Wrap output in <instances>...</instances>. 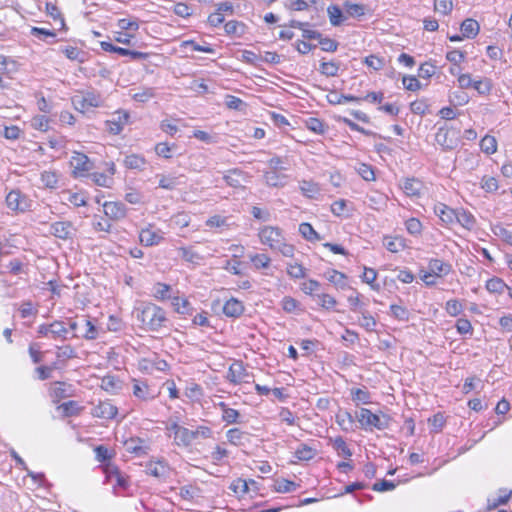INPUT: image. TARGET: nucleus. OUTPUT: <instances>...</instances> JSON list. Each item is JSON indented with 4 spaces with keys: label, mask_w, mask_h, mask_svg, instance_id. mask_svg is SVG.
<instances>
[{
    "label": "nucleus",
    "mask_w": 512,
    "mask_h": 512,
    "mask_svg": "<svg viewBox=\"0 0 512 512\" xmlns=\"http://www.w3.org/2000/svg\"><path fill=\"white\" fill-rule=\"evenodd\" d=\"M299 189L305 197L310 199H317L321 191L320 186L317 183L307 180L299 182Z\"/></svg>",
    "instance_id": "obj_18"
},
{
    "label": "nucleus",
    "mask_w": 512,
    "mask_h": 512,
    "mask_svg": "<svg viewBox=\"0 0 512 512\" xmlns=\"http://www.w3.org/2000/svg\"><path fill=\"white\" fill-rule=\"evenodd\" d=\"M100 46L106 52L117 53L121 56H130L132 59L135 60H145L148 57L147 53L140 51H132L126 48L118 47L106 41L101 42Z\"/></svg>",
    "instance_id": "obj_9"
},
{
    "label": "nucleus",
    "mask_w": 512,
    "mask_h": 512,
    "mask_svg": "<svg viewBox=\"0 0 512 512\" xmlns=\"http://www.w3.org/2000/svg\"><path fill=\"white\" fill-rule=\"evenodd\" d=\"M428 269L436 277H443L450 273L452 267L449 263L440 259H431L428 263Z\"/></svg>",
    "instance_id": "obj_16"
},
{
    "label": "nucleus",
    "mask_w": 512,
    "mask_h": 512,
    "mask_svg": "<svg viewBox=\"0 0 512 512\" xmlns=\"http://www.w3.org/2000/svg\"><path fill=\"white\" fill-rule=\"evenodd\" d=\"M68 329L64 322L54 321L50 323V338L65 340L67 338Z\"/></svg>",
    "instance_id": "obj_33"
},
{
    "label": "nucleus",
    "mask_w": 512,
    "mask_h": 512,
    "mask_svg": "<svg viewBox=\"0 0 512 512\" xmlns=\"http://www.w3.org/2000/svg\"><path fill=\"white\" fill-rule=\"evenodd\" d=\"M245 433L238 428L229 429L226 433L227 440L233 445H240Z\"/></svg>",
    "instance_id": "obj_56"
},
{
    "label": "nucleus",
    "mask_w": 512,
    "mask_h": 512,
    "mask_svg": "<svg viewBox=\"0 0 512 512\" xmlns=\"http://www.w3.org/2000/svg\"><path fill=\"white\" fill-rule=\"evenodd\" d=\"M89 177L96 185L101 187H110L113 182V178L104 173H90Z\"/></svg>",
    "instance_id": "obj_50"
},
{
    "label": "nucleus",
    "mask_w": 512,
    "mask_h": 512,
    "mask_svg": "<svg viewBox=\"0 0 512 512\" xmlns=\"http://www.w3.org/2000/svg\"><path fill=\"white\" fill-rule=\"evenodd\" d=\"M163 238V232L160 229H154L152 225L142 229L139 233L141 244L147 247L158 245Z\"/></svg>",
    "instance_id": "obj_8"
},
{
    "label": "nucleus",
    "mask_w": 512,
    "mask_h": 512,
    "mask_svg": "<svg viewBox=\"0 0 512 512\" xmlns=\"http://www.w3.org/2000/svg\"><path fill=\"white\" fill-rule=\"evenodd\" d=\"M265 183L271 187H283L286 176L279 174L276 170L267 171L264 174Z\"/></svg>",
    "instance_id": "obj_29"
},
{
    "label": "nucleus",
    "mask_w": 512,
    "mask_h": 512,
    "mask_svg": "<svg viewBox=\"0 0 512 512\" xmlns=\"http://www.w3.org/2000/svg\"><path fill=\"white\" fill-rule=\"evenodd\" d=\"M358 324L366 331H374L376 327V320L370 314L363 312L358 319Z\"/></svg>",
    "instance_id": "obj_52"
},
{
    "label": "nucleus",
    "mask_w": 512,
    "mask_h": 512,
    "mask_svg": "<svg viewBox=\"0 0 512 512\" xmlns=\"http://www.w3.org/2000/svg\"><path fill=\"white\" fill-rule=\"evenodd\" d=\"M445 310L450 316L455 317L462 312L463 306L460 301L456 299H451L446 302Z\"/></svg>",
    "instance_id": "obj_57"
},
{
    "label": "nucleus",
    "mask_w": 512,
    "mask_h": 512,
    "mask_svg": "<svg viewBox=\"0 0 512 512\" xmlns=\"http://www.w3.org/2000/svg\"><path fill=\"white\" fill-rule=\"evenodd\" d=\"M118 409L109 401H100L92 409V415L102 419H113L117 415Z\"/></svg>",
    "instance_id": "obj_12"
},
{
    "label": "nucleus",
    "mask_w": 512,
    "mask_h": 512,
    "mask_svg": "<svg viewBox=\"0 0 512 512\" xmlns=\"http://www.w3.org/2000/svg\"><path fill=\"white\" fill-rule=\"evenodd\" d=\"M329 21L332 26H339L345 20L342 10L338 5H330L327 8Z\"/></svg>",
    "instance_id": "obj_35"
},
{
    "label": "nucleus",
    "mask_w": 512,
    "mask_h": 512,
    "mask_svg": "<svg viewBox=\"0 0 512 512\" xmlns=\"http://www.w3.org/2000/svg\"><path fill=\"white\" fill-rule=\"evenodd\" d=\"M69 163L75 178L88 177L91 170L94 168L93 161L81 152H74Z\"/></svg>",
    "instance_id": "obj_4"
},
{
    "label": "nucleus",
    "mask_w": 512,
    "mask_h": 512,
    "mask_svg": "<svg viewBox=\"0 0 512 512\" xmlns=\"http://www.w3.org/2000/svg\"><path fill=\"white\" fill-rule=\"evenodd\" d=\"M146 471L156 478H163L168 473V465L164 461L149 462L146 465Z\"/></svg>",
    "instance_id": "obj_22"
},
{
    "label": "nucleus",
    "mask_w": 512,
    "mask_h": 512,
    "mask_svg": "<svg viewBox=\"0 0 512 512\" xmlns=\"http://www.w3.org/2000/svg\"><path fill=\"white\" fill-rule=\"evenodd\" d=\"M240 413L233 408L224 409L222 413V420L227 424H235L239 422Z\"/></svg>",
    "instance_id": "obj_63"
},
{
    "label": "nucleus",
    "mask_w": 512,
    "mask_h": 512,
    "mask_svg": "<svg viewBox=\"0 0 512 512\" xmlns=\"http://www.w3.org/2000/svg\"><path fill=\"white\" fill-rule=\"evenodd\" d=\"M225 105L227 106V108L229 109H232V110H237V111H242L246 108V103L234 96V95H226L225 96Z\"/></svg>",
    "instance_id": "obj_45"
},
{
    "label": "nucleus",
    "mask_w": 512,
    "mask_h": 512,
    "mask_svg": "<svg viewBox=\"0 0 512 512\" xmlns=\"http://www.w3.org/2000/svg\"><path fill=\"white\" fill-rule=\"evenodd\" d=\"M100 387L109 393H115L121 389V382L115 376L107 375L102 378Z\"/></svg>",
    "instance_id": "obj_34"
},
{
    "label": "nucleus",
    "mask_w": 512,
    "mask_h": 512,
    "mask_svg": "<svg viewBox=\"0 0 512 512\" xmlns=\"http://www.w3.org/2000/svg\"><path fill=\"white\" fill-rule=\"evenodd\" d=\"M245 368L241 362L233 363L228 370L227 379L234 383H240L244 380Z\"/></svg>",
    "instance_id": "obj_23"
},
{
    "label": "nucleus",
    "mask_w": 512,
    "mask_h": 512,
    "mask_svg": "<svg viewBox=\"0 0 512 512\" xmlns=\"http://www.w3.org/2000/svg\"><path fill=\"white\" fill-rule=\"evenodd\" d=\"M314 456L315 451L305 444H301L295 451V457L298 460L308 461L311 460Z\"/></svg>",
    "instance_id": "obj_46"
},
{
    "label": "nucleus",
    "mask_w": 512,
    "mask_h": 512,
    "mask_svg": "<svg viewBox=\"0 0 512 512\" xmlns=\"http://www.w3.org/2000/svg\"><path fill=\"white\" fill-rule=\"evenodd\" d=\"M405 227L408 233L414 236H418L422 232V223L420 222V220L414 217L406 220Z\"/></svg>",
    "instance_id": "obj_51"
},
{
    "label": "nucleus",
    "mask_w": 512,
    "mask_h": 512,
    "mask_svg": "<svg viewBox=\"0 0 512 512\" xmlns=\"http://www.w3.org/2000/svg\"><path fill=\"white\" fill-rule=\"evenodd\" d=\"M456 216H457V218L455 220V223H458L463 228H465L467 230H472L475 227L476 219L467 210H465L463 208L457 209Z\"/></svg>",
    "instance_id": "obj_19"
},
{
    "label": "nucleus",
    "mask_w": 512,
    "mask_h": 512,
    "mask_svg": "<svg viewBox=\"0 0 512 512\" xmlns=\"http://www.w3.org/2000/svg\"><path fill=\"white\" fill-rule=\"evenodd\" d=\"M6 204L7 207L18 213H23L30 210L32 206V201L29 197L23 194L19 190H12L6 196Z\"/></svg>",
    "instance_id": "obj_6"
},
{
    "label": "nucleus",
    "mask_w": 512,
    "mask_h": 512,
    "mask_svg": "<svg viewBox=\"0 0 512 512\" xmlns=\"http://www.w3.org/2000/svg\"><path fill=\"white\" fill-rule=\"evenodd\" d=\"M327 279L335 284L336 286H339L341 288H343L345 286V279H346V276L337 271V270H331V271H328L327 272Z\"/></svg>",
    "instance_id": "obj_61"
},
{
    "label": "nucleus",
    "mask_w": 512,
    "mask_h": 512,
    "mask_svg": "<svg viewBox=\"0 0 512 512\" xmlns=\"http://www.w3.org/2000/svg\"><path fill=\"white\" fill-rule=\"evenodd\" d=\"M315 299L317 301V303L325 308V309H331L333 308L335 305H336V300L334 297H332L331 295L329 294H325V293H322V294H316L315 296Z\"/></svg>",
    "instance_id": "obj_53"
},
{
    "label": "nucleus",
    "mask_w": 512,
    "mask_h": 512,
    "mask_svg": "<svg viewBox=\"0 0 512 512\" xmlns=\"http://www.w3.org/2000/svg\"><path fill=\"white\" fill-rule=\"evenodd\" d=\"M178 251L186 262H189L193 265H200L203 261V256H201L197 251L190 247H180Z\"/></svg>",
    "instance_id": "obj_26"
},
{
    "label": "nucleus",
    "mask_w": 512,
    "mask_h": 512,
    "mask_svg": "<svg viewBox=\"0 0 512 512\" xmlns=\"http://www.w3.org/2000/svg\"><path fill=\"white\" fill-rule=\"evenodd\" d=\"M472 87L481 95H487L490 93L492 85L491 81L487 78L474 80Z\"/></svg>",
    "instance_id": "obj_49"
},
{
    "label": "nucleus",
    "mask_w": 512,
    "mask_h": 512,
    "mask_svg": "<svg viewBox=\"0 0 512 512\" xmlns=\"http://www.w3.org/2000/svg\"><path fill=\"white\" fill-rule=\"evenodd\" d=\"M511 496V491H500V495L497 497L488 499V509H495L499 505L505 504Z\"/></svg>",
    "instance_id": "obj_47"
},
{
    "label": "nucleus",
    "mask_w": 512,
    "mask_h": 512,
    "mask_svg": "<svg viewBox=\"0 0 512 512\" xmlns=\"http://www.w3.org/2000/svg\"><path fill=\"white\" fill-rule=\"evenodd\" d=\"M71 101L73 107L81 113L99 107L103 102L101 95L95 91L78 92L72 97Z\"/></svg>",
    "instance_id": "obj_3"
},
{
    "label": "nucleus",
    "mask_w": 512,
    "mask_h": 512,
    "mask_svg": "<svg viewBox=\"0 0 512 512\" xmlns=\"http://www.w3.org/2000/svg\"><path fill=\"white\" fill-rule=\"evenodd\" d=\"M460 29L463 37L471 39L477 36L480 26L476 20L468 18L462 22Z\"/></svg>",
    "instance_id": "obj_21"
},
{
    "label": "nucleus",
    "mask_w": 512,
    "mask_h": 512,
    "mask_svg": "<svg viewBox=\"0 0 512 512\" xmlns=\"http://www.w3.org/2000/svg\"><path fill=\"white\" fill-rule=\"evenodd\" d=\"M155 96V89L146 87L133 94V99L138 102H147Z\"/></svg>",
    "instance_id": "obj_48"
},
{
    "label": "nucleus",
    "mask_w": 512,
    "mask_h": 512,
    "mask_svg": "<svg viewBox=\"0 0 512 512\" xmlns=\"http://www.w3.org/2000/svg\"><path fill=\"white\" fill-rule=\"evenodd\" d=\"M73 230L70 222H55L50 228L51 234L63 240L69 239L73 234Z\"/></svg>",
    "instance_id": "obj_14"
},
{
    "label": "nucleus",
    "mask_w": 512,
    "mask_h": 512,
    "mask_svg": "<svg viewBox=\"0 0 512 512\" xmlns=\"http://www.w3.org/2000/svg\"><path fill=\"white\" fill-rule=\"evenodd\" d=\"M351 398L356 405L371 403V395L366 388L351 389Z\"/></svg>",
    "instance_id": "obj_31"
},
{
    "label": "nucleus",
    "mask_w": 512,
    "mask_h": 512,
    "mask_svg": "<svg viewBox=\"0 0 512 512\" xmlns=\"http://www.w3.org/2000/svg\"><path fill=\"white\" fill-rule=\"evenodd\" d=\"M43 187L56 189L59 184V174L56 171H43L40 176Z\"/></svg>",
    "instance_id": "obj_28"
},
{
    "label": "nucleus",
    "mask_w": 512,
    "mask_h": 512,
    "mask_svg": "<svg viewBox=\"0 0 512 512\" xmlns=\"http://www.w3.org/2000/svg\"><path fill=\"white\" fill-rule=\"evenodd\" d=\"M358 174L365 180V181H374L375 180V173L372 168V166L360 163L357 168Z\"/></svg>",
    "instance_id": "obj_58"
},
{
    "label": "nucleus",
    "mask_w": 512,
    "mask_h": 512,
    "mask_svg": "<svg viewBox=\"0 0 512 512\" xmlns=\"http://www.w3.org/2000/svg\"><path fill=\"white\" fill-rule=\"evenodd\" d=\"M298 487H299L298 484H296L293 481H289L287 479L277 480L274 485L275 491L278 493L294 492V491H296V489Z\"/></svg>",
    "instance_id": "obj_38"
},
{
    "label": "nucleus",
    "mask_w": 512,
    "mask_h": 512,
    "mask_svg": "<svg viewBox=\"0 0 512 512\" xmlns=\"http://www.w3.org/2000/svg\"><path fill=\"white\" fill-rule=\"evenodd\" d=\"M480 147L484 153L488 155L493 154L497 150V141L495 137L486 135L482 138L480 142Z\"/></svg>",
    "instance_id": "obj_41"
},
{
    "label": "nucleus",
    "mask_w": 512,
    "mask_h": 512,
    "mask_svg": "<svg viewBox=\"0 0 512 512\" xmlns=\"http://www.w3.org/2000/svg\"><path fill=\"white\" fill-rule=\"evenodd\" d=\"M244 312V306L241 301L231 298L223 306V313L228 317H239Z\"/></svg>",
    "instance_id": "obj_17"
},
{
    "label": "nucleus",
    "mask_w": 512,
    "mask_h": 512,
    "mask_svg": "<svg viewBox=\"0 0 512 512\" xmlns=\"http://www.w3.org/2000/svg\"><path fill=\"white\" fill-rule=\"evenodd\" d=\"M435 141L444 150H453L459 144V131L447 127H440L435 134Z\"/></svg>",
    "instance_id": "obj_5"
},
{
    "label": "nucleus",
    "mask_w": 512,
    "mask_h": 512,
    "mask_svg": "<svg viewBox=\"0 0 512 512\" xmlns=\"http://www.w3.org/2000/svg\"><path fill=\"white\" fill-rule=\"evenodd\" d=\"M401 188L407 196L418 197L422 192L423 184L416 178H406L404 179Z\"/></svg>",
    "instance_id": "obj_15"
},
{
    "label": "nucleus",
    "mask_w": 512,
    "mask_h": 512,
    "mask_svg": "<svg viewBox=\"0 0 512 512\" xmlns=\"http://www.w3.org/2000/svg\"><path fill=\"white\" fill-rule=\"evenodd\" d=\"M171 305L174 310L179 314H189L191 310V306L189 301L186 298H182L179 296L171 297Z\"/></svg>",
    "instance_id": "obj_36"
},
{
    "label": "nucleus",
    "mask_w": 512,
    "mask_h": 512,
    "mask_svg": "<svg viewBox=\"0 0 512 512\" xmlns=\"http://www.w3.org/2000/svg\"><path fill=\"white\" fill-rule=\"evenodd\" d=\"M434 212L446 225L454 224L457 218V209H453L444 203H437L434 206Z\"/></svg>",
    "instance_id": "obj_13"
},
{
    "label": "nucleus",
    "mask_w": 512,
    "mask_h": 512,
    "mask_svg": "<svg viewBox=\"0 0 512 512\" xmlns=\"http://www.w3.org/2000/svg\"><path fill=\"white\" fill-rule=\"evenodd\" d=\"M104 214L112 220H120L126 216V206L122 202L107 201L103 203Z\"/></svg>",
    "instance_id": "obj_10"
},
{
    "label": "nucleus",
    "mask_w": 512,
    "mask_h": 512,
    "mask_svg": "<svg viewBox=\"0 0 512 512\" xmlns=\"http://www.w3.org/2000/svg\"><path fill=\"white\" fill-rule=\"evenodd\" d=\"M227 185L238 188L244 181V173L239 169L229 170L223 177Z\"/></svg>",
    "instance_id": "obj_27"
},
{
    "label": "nucleus",
    "mask_w": 512,
    "mask_h": 512,
    "mask_svg": "<svg viewBox=\"0 0 512 512\" xmlns=\"http://www.w3.org/2000/svg\"><path fill=\"white\" fill-rule=\"evenodd\" d=\"M79 335L87 340H94L98 337V329L89 319L82 318Z\"/></svg>",
    "instance_id": "obj_25"
},
{
    "label": "nucleus",
    "mask_w": 512,
    "mask_h": 512,
    "mask_svg": "<svg viewBox=\"0 0 512 512\" xmlns=\"http://www.w3.org/2000/svg\"><path fill=\"white\" fill-rule=\"evenodd\" d=\"M333 448L337 451L339 456L349 458L352 456V452L348 445L346 444L345 440L342 437H336L333 440Z\"/></svg>",
    "instance_id": "obj_39"
},
{
    "label": "nucleus",
    "mask_w": 512,
    "mask_h": 512,
    "mask_svg": "<svg viewBox=\"0 0 512 512\" xmlns=\"http://www.w3.org/2000/svg\"><path fill=\"white\" fill-rule=\"evenodd\" d=\"M300 234L309 241L320 240V236L310 223L304 222L299 225Z\"/></svg>",
    "instance_id": "obj_42"
},
{
    "label": "nucleus",
    "mask_w": 512,
    "mask_h": 512,
    "mask_svg": "<svg viewBox=\"0 0 512 512\" xmlns=\"http://www.w3.org/2000/svg\"><path fill=\"white\" fill-rule=\"evenodd\" d=\"M486 289L490 293L502 294L506 289H509V287L502 279L494 277L486 282Z\"/></svg>",
    "instance_id": "obj_37"
},
{
    "label": "nucleus",
    "mask_w": 512,
    "mask_h": 512,
    "mask_svg": "<svg viewBox=\"0 0 512 512\" xmlns=\"http://www.w3.org/2000/svg\"><path fill=\"white\" fill-rule=\"evenodd\" d=\"M287 274L293 279H301L306 276V269L299 263H289Z\"/></svg>",
    "instance_id": "obj_44"
},
{
    "label": "nucleus",
    "mask_w": 512,
    "mask_h": 512,
    "mask_svg": "<svg viewBox=\"0 0 512 512\" xmlns=\"http://www.w3.org/2000/svg\"><path fill=\"white\" fill-rule=\"evenodd\" d=\"M194 441V434L192 430H189L186 427H182L178 429L176 436H174V443L177 446L187 447Z\"/></svg>",
    "instance_id": "obj_24"
},
{
    "label": "nucleus",
    "mask_w": 512,
    "mask_h": 512,
    "mask_svg": "<svg viewBox=\"0 0 512 512\" xmlns=\"http://www.w3.org/2000/svg\"><path fill=\"white\" fill-rule=\"evenodd\" d=\"M319 71L321 74L327 76V77H334L337 76L339 71V63L335 61L330 62H321Z\"/></svg>",
    "instance_id": "obj_43"
},
{
    "label": "nucleus",
    "mask_w": 512,
    "mask_h": 512,
    "mask_svg": "<svg viewBox=\"0 0 512 512\" xmlns=\"http://www.w3.org/2000/svg\"><path fill=\"white\" fill-rule=\"evenodd\" d=\"M357 419L364 429L376 428L384 430L389 427L391 418L384 414H375L367 408H361L357 414Z\"/></svg>",
    "instance_id": "obj_2"
},
{
    "label": "nucleus",
    "mask_w": 512,
    "mask_h": 512,
    "mask_svg": "<svg viewBox=\"0 0 512 512\" xmlns=\"http://www.w3.org/2000/svg\"><path fill=\"white\" fill-rule=\"evenodd\" d=\"M63 53L70 60H76L79 62L84 61L85 53L77 47L67 46L65 49H63Z\"/></svg>",
    "instance_id": "obj_54"
},
{
    "label": "nucleus",
    "mask_w": 512,
    "mask_h": 512,
    "mask_svg": "<svg viewBox=\"0 0 512 512\" xmlns=\"http://www.w3.org/2000/svg\"><path fill=\"white\" fill-rule=\"evenodd\" d=\"M133 395L140 400L149 401L158 396V392L151 389L146 382L133 380Z\"/></svg>",
    "instance_id": "obj_11"
},
{
    "label": "nucleus",
    "mask_w": 512,
    "mask_h": 512,
    "mask_svg": "<svg viewBox=\"0 0 512 512\" xmlns=\"http://www.w3.org/2000/svg\"><path fill=\"white\" fill-rule=\"evenodd\" d=\"M250 261L253 263L254 267L256 269H264L268 268L271 262V259L266 254H250L249 255Z\"/></svg>",
    "instance_id": "obj_40"
},
{
    "label": "nucleus",
    "mask_w": 512,
    "mask_h": 512,
    "mask_svg": "<svg viewBox=\"0 0 512 512\" xmlns=\"http://www.w3.org/2000/svg\"><path fill=\"white\" fill-rule=\"evenodd\" d=\"M124 165L128 169L143 170L146 165V160L143 156L131 154L125 157Z\"/></svg>",
    "instance_id": "obj_32"
},
{
    "label": "nucleus",
    "mask_w": 512,
    "mask_h": 512,
    "mask_svg": "<svg viewBox=\"0 0 512 512\" xmlns=\"http://www.w3.org/2000/svg\"><path fill=\"white\" fill-rule=\"evenodd\" d=\"M383 245L392 253H398L406 248L405 239L399 236L384 237Z\"/></svg>",
    "instance_id": "obj_20"
},
{
    "label": "nucleus",
    "mask_w": 512,
    "mask_h": 512,
    "mask_svg": "<svg viewBox=\"0 0 512 512\" xmlns=\"http://www.w3.org/2000/svg\"><path fill=\"white\" fill-rule=\"evenodd\" d=\"M306 127L308 130L316 133V134H323L325 131V125L324 123L319 120L318 118H309L306 121Z\"/></svg>",
    "instance_id": "obj_60"
},
{
    "label": "nucleus",
    "mask_w": 512,
    "mask_h": 512,
    "mask_svg": "<svg viewBox=\"0 0 512 512\" xmlns=\"http://www.w3.org/2000/svg\"><path fill=\"white\" fill-rule=\"evenodd\" d=\"M390 311H391V315L394 316L398 320L406 321L409 318L408 310L401 305L392 304L390 306Z\"/></svg>",
    "instance_id": "obj_64"
},
{
    "label": "nucleus",
    "mask_w": 512,
    "mask_h": 512,
    "mask_svg": "<svg viewBox=\"0 0 512 512\" xmlns=\"http://www.w3.org/2000/svg\"><path fill=\"white\" fill-rule=\"evenodd\" d=\"M66 200L76 207L85 206L87 201L82 192H68Z\"/></svg>",
    "instance_id": "obj_59"
},
{
    "label": "nucleus",
    "mask_w": 512,
    "mask_h": 512,
    "mask_svg": "<svg viewBox=\"0 0 512 512\" xmlns=\"http://www.w3.org/2000/svg\"><path fill=\"white\" fill-rule=\"evenodd\" d=\"M259 239L263 245H267L271 250H275L284 239L282 230L274 226H265L259 231Z\"/></svg>",
    "instance_id": "obj_7"
},
{
    "label": "nucleus",
    "mask_w": 512,
    "mask_h": 512,
    "mask_svg": "<svg viewBox=\"0 0 512 512\" xmlns=\"http://www.w3.org/2000/svg\"><path fill=\"white\" fill-rule=\"evenodd\" d=\"M171 290V287L164 283H157L155 284L153 291H154V297L159 300H165L167 298H171L169 295V292Z\"/></svg>",
    "instance_id": "obj_55"
},
{
    "label": "nucleus",
    "mask_w": 512,
    "mask_h": 512,
    "mask_svg": "<svg viewBox=\"0 0 512 512\" xmlns=\"http://www.w3.org/2000/svg\"><path fill=\"white\" fill-rule=\"evenodd\" d=\"M31 126L40 131H47L49 128V120L44 115H37L31 119Z\"/></svg>",
    "instance_id": "obj_62"
},
{
    "label": "nucleus",
    "mask_w": 512,
    "mask_h": 512,
    "mask_svg": "<svg viewBox=\"0 0 512 512\" xmlns=\"http://www.w3.org/2000/svg\"><path fill=\"white\" fill-rule=\"evenodd\" d=\"M336 422L343 431L349 432L353 430L354 419L348 411H340L337 413Z\"/></svg>",
    "instance_id": "obj_30"
},
{
    "label": "nucleus",
    "mask_w": 512,
    "mask_h": 512,
    "mask_svg": "<svg viewBox=\"0 0 512 512\" xmlns=\"http://www.w3.org/2000/svg\"><path fill=\"white\" fill-rule=\"evenodd\" d=\"M136 319L145 330L157 332L166 327L168 318L166 312L153 303H142L135 308Z\"/></svg>",
    "instance_id": "obj_1"
}]
</instances>
